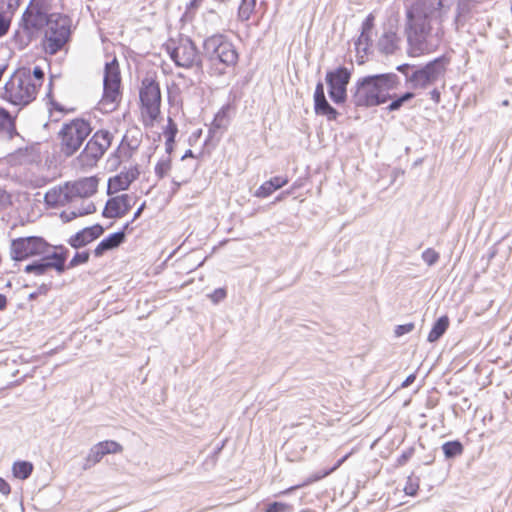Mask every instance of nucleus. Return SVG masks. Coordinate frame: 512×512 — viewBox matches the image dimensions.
I'll return each mask as SVG.
<instances>
[{"label":"nucleus","mask_w":512,"mask_h":512,"mask_svg":"<svg viewBox=\"0 0 512 512\" xmlns=\"http://www.w3.org/2000/svg\"><path fill=\"white\" fill-rule=\"evenodd\" d=\"M256 6V0H241L238 17L241 21H248L253 14Z\"/></svg>","instance_id":"obj_31"},{"label":"nucleus","mask_w":512,"mask_h":512,"mask_svg":"<svg viewBox=\"0 0 512 512\" xmlns=\"http://www.w3.org/2000/svg\"><path fill=\"white\" fill-rule=\"evenodd\" d=\"M351 72L345 67H338L326 74V82L329 88V96L336 104H342L347 98V85L350 81Z\"/></svg>","instance_id":"obj_13"},{"label":"nucleus","mask_w":512,"mask_h":512,"mask_svg":"<svg viewBox=\"0 0 512 512\" xmlns=\"http://www.w3.org/2000/svg\"><path fill=\"white\" fill-rule=\"evenodd\" d=\"M61 189L60 206L77 203L69 182L61 186Z\"/></svg>","instance_id":"obj_35"},{"label":"nucleus","mask_w":512,"mask_h":512,"mask_svg":"<svg viewBox=\"0 0 512 512\" xmlns=\"http://www.w3.org/2000/svg\"><path fill=\"white\" fill-rule=\"evenodd\" d=\"M66 254L53 251L49 256H42L40 262L26 265L24 271L35 275H44L50 270L55 269L61 273L65 269Z\"/></svg>","instance_id":"obj_15"},{"label":"nucleus","mask_w":512,"mask_h":512,"mask_svg":"<svg viewBox=\"0 0 512 512\" xmlns=\"http://www.w3.org/2000/svg\"><path fill=\"white\" fill-rule=\"evenodd\" d=\"M53 15V13H50L48 0H30L20 23L23 30L17 31L14 35V41L19 48L27 47L31 43L35 32H38L44 26L50 25V19Z\"/></svg>","instance_id":"obj_3"},{"label":"nucleus","mask_w":512,"mask_h":512,"mask_svg":"<svg viewBox=\"0 0 512 512\" xmlns=\"http://www.w3.org/2000/svg\"><path fill=\"white\" fill-rule=\"evenodd\" d=\"M76 202L78 199H88L97 191L98 180L96 177H86L70 183Z\"/></svg>","instance_id":"obj_21"},{"label":"nucleus","mask_w":512,"mask_h":512,"mask_svg":"<svg viewBox=\"0 0 512 512\" xmlns=\"http://www.w3.org/2000/svg\"><path fill=\"white\" fill-rule=\"evenodd\" d=\"M61 186L53 187L45 194V202L52 207L60 206Z\"/></svg>","instance_id":"obj_34"},{"label":"nucleus","mask_w":512,"mask_h":512,"mask_svg":"<svg viewBox=\"0 0 512 512\" xmlns=\"http://www.w3.org/2000/svg\"><path fill=\"white\" fill-rule=\"evenodd\" d=\"M419 490V482L416 479L409 477L404 486L406 495L415 496Z\"/></svg>","instance_id":"obj_42"},{"label":"nucleus","mask_w":512,"mask_h":512,"mask_svg":"<svg viewBox=\"0 0 512 512\" xmlns=\"http://www.w3.org/2000/svg\"><path fill=\"white\" fill-rule=\"evenodd\" d=\"M173 182L177 185V187H179L181 185V182H177L175 180Z\"/></svg>","instance_id":"obj_57"},{"label":"nucleus","mask_w":512,"mask_h":512,"mask_svg":"<svg viewBox=\"0 0 512 512\" xmlns=\"http://www.w3.org/2000/svg\"><path fill=\"white\" fill-rule=\"evenodd\" d=\"M171 170V159L169 155L163 156L155 165V174L162 179L169 174Z\"/></svg>","instance_id":"obj_33"},{"label":"nucleus","mask_w":512,"mask_h":512,"mask_svg":"<svg viewBox=\"0 0 512 512\" xmlns=\"http://www.w3.org/2000/svg\"><path fill=\"white\" fill-rule=\"evenodd\" d=\"M7 307V297L4 294H0V311H3Z\"/></svg>","instance_id":"obj_52"},{"label":"nucleus","mask_w":512,"mask_h":512,"mask_svg":"<svg viewBox=\"0 0 512 512\" xmlns=\"http://www.w3.org/2000/svg\"><path fill=\"white\" fill-rule=\"evenodd\" d=\"M139 176V171L136 167L129 168L122 171L108 180V194H114L119 191L128 189L130 184L135 181Z\"/></svg>","instance_id":"obj_19"},{"label":"nucleus","mask_w":512,"mask_h":512,"mask_svg":"<svg viewBox=\"0 0 512 512\" xmlns=\"http://www.w3.org/2000/svg\"><path fill=\"white\" fill-rule=\"evenodd\" d=\"M168 52L179 67L191 68L201 64V58L195 44L189 38H181L173 46H168Z\"/></svg>","instance_id":"obj_11"},{"label":"nucleus","mask_w":512,"mask_h":512,"mask_svg":"<svg viewBox=\"0 0 512 512\" xmlns=\"http://www.w3.org/2000/svg\"><path fill=\"white\" fill-rule=\"evenodd\" d=\"M20 1L21 0H0V10L13 16L20 5Z\"/></svg>","instance_id":"obj_38"},{"label":"nucleus","mask_w":512,"mask_h":512,"mask_svg":"<svg viewBox=\"0 0 512 512\" xmlns=\"http://www.w3.org/2000/svg\"><path fill=\"white\" fill-rule=\"evenodd\" d=\"M13 16L0 10V38L7 34L10 29Z\"/></svg>","instance_id":"obj_37"},{"label":"nucleus","mask_w":512,"mask_h":512,"mask_svg":"<svg viewBox=\"0 0 512 512\" xmlns=\"http://www.w3.org/2000/svg\"><path fill=\"white\" fill-rule=\"evenodd\" d=\"M12 471L16 478L24 480L31 475L33 471V465L27 461H18L14 463Z\"/></svg>","instance_id":"obj_30"},{"label":"nucleus","mask_w":512,"mask_h":512,"mask_svg":"<svg viewBox=\"0 0 512 512\" xmlns=\"http://www.w3.org/2000/svg\"><path fill=\"white\" fill-rule=\"evenodd\" d=\"M288 183V178L283 176H275L264 182L256 191L255 196L265 198L271 195L275 190L283 187Z\"/></svg>","instance_id":"obj_24"},{"label":"nucleus","mask_w":512,"mask_h":512,"mask_svg":"<svg viewBox=\"0 0 512 512\" xmlns=\"http://www.w3.org/2000/svg\"><path fill=\"white\" fill-rule=\"evenodd\" d=\"M144 208H145V203H143V204H142V205L137 209V211L134 213V217H133V219H137V218L141 215V213L143 212Z\"/></svg>","instance_id":"obj_54"},{"label":"nucleus","mask_w":512,"mask_h":512,"mask_svg":"<svg viewBox=\"0 0 512 512\" xmlns=\"http://www.w3.org/2000/svg\"><path fill=\"white\" fill-rule=\"evenodd\" d=\"M177 133V127L176 125L172 122L171 119H169V122H168V126L166 128V130L164 131V136L165 138L170 141V142H174V139H175V135Z\"/></svg>","instance_id":"obj_45"},{"label":"nucleus","mask_w":512,"mask_h":512,"mask_svg":"<svg viewBox=\"0 0 512 512\" xmlns=\"http://www.w3.org/2000/svg\"><path fill=\"white\" fill-rule=\"evenodd\" d=\"M413 329H414V324L413 323H407V324H403V325H398L395 328V335L397 337H400V336H402L404 334H407V333L411 332Z\"/></svg>","instance_id":"obj_46"},{"label":"nucleus","mask_w":512,"mask_h":512,"mask_svg":"<svg viewBox=\"0 0 512 512\" xmlns=\"http://www.w3.org/2000/svg\"><path fill=\"white\" fill-rule=\"evenodd\" d=\"M451 4L447 0H418L406 9L405 33L411 56L430 53L440 45Z\"/></svg>","instance_id":"obj_1"},{"label":"nucleus","mask_w":512,"mask_h":512,"mask_svg":"<svg viewBox=\"0 0 512 512\" xmlns=\"http://www.w3.org/2000/svg\"><path fill=\"white\" fill-rule=\"evenodd\" d=\"M121 76L119 65L116 59L107 62L104 70L103 96L98 103V109L104 113L112 112L116 109L120 99Z\"/></svg>","instance_id":"obj_6"},{"label":"nucleus","mask_w":512,"mask_h":512,"mask_svg":"<svg viewBox=\"0 0 512 512\" xmlns=\"http://www.w3.org/2000/svg\"><path fill=\"white\" fill-rule=\"evenodd\" d=\"M314 110L317 115L325 116L327 120H336L339 113L327 101L324 85L318 82L314 92Z\"/></svg>","instance_id":"obj_18"},{"label":"nucleus","mask_w":512,"mask_h":512,"mask_svg":"<svg viewBox=\"0 0 512 512\" xmlns=\"http://www.w3.org/2000/svg\"><path fill=\"white\" fill-rule=\"evenodd\" d=\"M29 76L31 82L35 84V88L38 90L42 86L44 80V71L40 67L36 66L32 71L29 69Z\"/></svg>","instance_id":"obj_36"},{"label":"nucleus","mask_w":512,"mask_h":512,"mask_svg":"<svg viewBox=\"0 0 512 512\" xmlns=\"http://www.w3.org/2000/svg\"><path fill=\"white\" fill-rule=\"evenodd\" d=\"M353 454V452H349L347 453L346 455H344L342 458H340L334 466H332L331 468L329 469H326V470H323L321 472H316V473H313L312 475H310L304 482H302L301 484H298V485H295V486H291L283 491L280 492L281 495H286V494H289L293 491H295L296 489H299L301 487H304V486H308L310 484H313L315 482H318L324 478H326L327 476H329L330 474H332L333 472H335L351 455Z\"/></svg>","instance_id":"obj_20"},{"label":"nucleus","mask_w":512,"mask_h":512,"mask_svg":"<svg viewBox=\"0 0 512 512\" xmlns=\"http://www.w3.org/2000/svg\"><path fill=\"white\" fill-rule=\"evenodd\" d=\"M140 100L145 113L151 120H155L160 113L161 93L158 84L146 78L140 89Z\"/></svg>","instance_id":"obj_14"},{"label":"nucleus","mask_w":512,"mask_h":512,"mask_svg":"<svg viewBox=\"0 0 512 512\" xmlns=\"http://www.w3.org/2000/svg\"><path fill=\"white\" fill-rule=\"evenodd\" d=\"M89 259V253L86 251L77 252L75 256L71 259L69 263V267H75L79 264L86 263Z\"/></svg>","instance_id":"obj_44"},{"label":"nucleus","mask_w":512,"mask_h":512,"mask_svg":"<svg viewBox=\"0 0 512 512\" xmlns=\"http://www.w3.org/2000/svg\"><path fill=\"white\" fill-rule=\"evenodd\" d=\"M292 510L293 507L290 504L283 502H272L264 509L265 512H291Z\"/></svg>","instance_id":"obj_39"},{"label":"nucleus","mask_w":512,"mask_h":512,"mask_svg":"<svg viewBox=\"0 0 512 512\" xmlns=\"http://www.w3.org/2000/svg\"><path fill=\"white\" fill-rule=\"evenodd\" d=\"M15 131V125L11 115L3 108H0V134L11 138Z\"/></svg>","instance_id":"obj_28"},{"label":"nucleus","mask_w":512,"mask_h":512,"mask_svg":"<svg viewBox=\"0 0 512 512\" xmlns=\"http://www.w3.org/2000/svg\"><path fill=\"white\" fill-rule=\"evenodd\" d=\"M70 21L66 16L53 15L47 26L44 39V49L51 55L60 51L69 39Z\"/></svg>","instance_id":"obj_8"},{"label":"nucleus","mask_w":512,"mask_h":512,"mask_svg":"<svg viewBox=\"0 0 512 512\" xmlns=\"http://www.w3.org/2000/svg\"><path fill=\"white\" fill-rule=\"evenodd\" d=\"M416 379V375L415 374H410L402 383V387L403 388H406L408 386H410Z\"/></svg>","instance_id":"obj_50"},{"label":"nucleus","mask_w":512,"mask_h":512,"mask_svg":"<svg viewBox=\"0 0 512 512\" xmlns=\"http://www.w3.org/2000/svg\"><path fill=\"white\" fill-rule=\"evenodd\" d=\"M406 68H408V65H402V66H399V67H398V70H399V71H401V72H403V71H404V69H406Z\"/></svg>","instance_id":"obj_55"},{"label":"nucleus","mask_w":512,"mask_h":512,"mask_svg":"<svg viewBox=\"0 0 512 512\" xmlns=\"http://www.w3.org/2000/svg\"><path fill=\"white\" fill-rule=\"evenodd\" d=\"M226 290H215L210 297L214 302H218L219 300L225 298Z\"/></svg>","instance_id":"obj_48"},{"label":"nucleus","mask_w":512,"mask_h":512,"mask_svg":"<svg viewBox=\"0 0 512 512\" xmlns=\"http://www.w3.org/2000/svg\"><path fill=\"white\" fill-rule=\"evenodd\" d=\"M503 105L507 106L508 105V100L503 101Z\"/></svg>","instance_id":"obj_59"},{"label":"nucleus","mask_w":512,"mask_h":512,"mask_svg":"<svg viewBox=\"0 0 512 512\" xmlns=\"http://www.w3.org/2000/svg\"><path fill=\"white\" fill-rule=\"evenodd\" d=\"M123 232H116L109 237L103 239L95 248L94 253L96 256H101L105 251L119 246L124 240Z\"/></svg>","instance_id":"obj_25"},{"label":"nucleus","mask_w":512,"mask_h":512,"mask_svg":"<svg viewBox=\"0 0 512 512\" xmlns=\"http://www.w3.org/2000/svg\"><path fill=\"white\" fill-rule=\"evenodd\" d=\"M430 98L435 102V103H439L440 102V99H441V96H440V91L437 90V89H434L430 92Z\"/></svg>","instance_id":"obj_51"},{"label":"nucleus","mask_w":512,"mask_h":512,"mask_svg":"<svg viewBox=\"0 0 512 512\" xmlns=\"http://www.w3.org/2000/svg\"><path fill=\"white\" fill-rule=\"evenodd\" d=\"M399 84L398 76L393 73L369 75L359 79L352 95L356 106H377L386 103L392 96L390 92Z\"/></svg>","instance_id":"obj_2"},{"label":"nucleus","mask_w":512,"mask_h":512,"mask_svg":"<svg viewBox=\"0 0 512 512\" xmlns=\"http://www.w3.org/2000/svg\"><path fill=\"white\" fill-rule=\"evenodd\" d=\"M11 203V197L10 195L0 188V208H4L8 206Z\"/></svg>","instance_id":"obj_47"},{"label":"nucleus","mask_w":512,"mask_h":512,"mask_svg":"<svg viewBox=\"0 0 512 512\" xmlns=\"http://www.w3.org/2000/svg\"><path fill=\"white\" fill-rule=\"evenodd\" d=\"M204 50L211 60L231 66L238 61V53L234 45L223 35H213L204 42Z\"/></svg>","instance_id":"obj_10"},{"label":"nucleus","mask_w":512,"mask_h":512,"mask_svg":"<svg viewBox=\"0 0 512 512\" xmlns=\"http://www.w3.org/2000/svg\"><path fill=\"white\" fill-rule=\"evenodd\" d=\"M219 118H220V113H218V114L216 115L215 121L219 120Z\"/></svg>","instance_id":"obj_58"},{"label":"nucleus","mask_w":512,"mask_h":512,"mask_svg":"<svg viewBox=\"0 0 512 512\" xmlns=\"http://www.w3.org/2000/svg\"><path fill=\"white\" fill-rule=\"evenodd\" d=\"M450 324L448 316L444 315L440 317L433 325L430 330L427 340L429 342H436L448 329Z\"/></svg>","instance_id":"obj_27"},{"label":"nucleus","mask_w":512,"mask_h":512,"mask_svg":"<svg viewBox=\"0 0 512 512\" xmlns=\"http://www.w3.org/2000/svg\"><path fill=\"white\" fill-rule=\"evenodd\" d=\"M103 233L100 225L84 228L69 239V244L74 248L83 247L97 239Z\"/></svg>","instance_id":"obj_22"},{"label":"nucleus","mask_w":512,"mask_h":512,"mask_svg":"<svg viewBox=\"0 0 512 512\" xmlns=\"http://www.w3.org/2000/svg\"><path fill=\"white\" fill-rule=\"evenodd\" d=\"M131 197L128 194H122L109 199L103 211L107 218H120L124 216L132 207Z\"/></svg>","instance_id":"obj_17"},{"label":"nucleus","mask_w":512,"mask_h":512,"mask_svg":"<svg viewBox=\"0 0 512 512\" xmlns=\"http://www.w3.org/2000/svg\"><path fill=\"white\" fill-rule=\"evenodd\" d=\"M173 144H174V142H170V141H168V140L166 139V141H165V147H166V152H167V154H170V152L172 151V149H173Z\"/></svg>","instance_id":"obj_53"},{"label":"nucleus","mask_w":512,"mask_h":512,"mask_svg":"<svg viewBox=\"0 0 512 512\" xmlns=\"http://www.w3.org/2000/svg\"><path fill=\"white\" fill-rule=\"evenodd\" d=\"M470 8V0H458L457 5V14L455 17V22L458 24L461 21L462 16L468 12Z\"/></svg>","instance_id":"obj_43"},{"label":"nucleus","mask_w":512,"mask_h":512,"mask_svg":"<svg viewBox=\"0 0 512 512\" xmlns=\"http://www.w3.org/2000/svg\"><path fill=\"white\" fill-rule=\"evenodd\" d=\"M10 491V485L4 479L0 478V492L4 495H8Z\"/></svg>","instance_id":"obj_49"},{"label":"nucleus","mask_w":512,"mask_h":512,"mask_svg":"<svg viewBox=\"0 0 512 512\" xmlns=\"http://www.w3.org/2000/svg\"><path fill=\"white\" fill-rule=\"evenodd\" d=\"M92 131L91 125L84 119H73L63 124L59 131L61 152L72 156L79 150Z\"/></svg>","instance_id":"obj_5"},{"label":"nucleus","mask_w":512,"mask_h":512,"mask_svg":"<svg viewBox=\"0 0 512 512\" xmlns=\"http://www.w3.org/2000/svg\"><path fill=\"white\" fill-rule=\"evenodd\" d=\"M422 259L428 266H432L439 260V253L432 248H428L422 253Z\"/></svg>","instance_id":"obj_41"},{"label":"nucleus","mask_w":512,"mask_h":512,"mask_svg":"<svg viewBox=\"0 0 512 512\" xmlns=\"http://www.w3.org/2000/svg\"><path fill=\"white\" fill-rule=\"evenodd\" d=\"M113 134L105 129L96 131L77 157L82 168H92L111 146Z\"/></svg>","instance_id":"obj_7"},{"label":"nucleus","mask_w":512,"mask_h":512,"mask_svg":"<svg viewBox=\"0 0 512 512\" xmlns=\"http://www.w3.org/2000/svg\"><path fill=\"white\" fill-rule=\"evenodd\" d=\"M371 30H372V17L369 16L363 23L361 35L359 36V38L356 42L357 50H363V51L367 50L368 43L370 41Z\"/></svg>","instance_id":"obj_29"},{"label":"nucleus","mask_w":512,"mask_h":512,"mask_svg":"<svg viewBox=\"0 0 512 512\" xmlns=\"http://www.w3.org/2000/svg\"><path fill=\"white\" fill-rule=\"evenodd\" d=\"M446 66L447 62L444 58H437L414 71L408 80L415 88H425L444 76Z\"/></svg>","instance_id":"obj_12"},{"label":"nucleus","mask_w":512,"mask_h":512,"mask_svg":"<svg viewBox=\"0 0 512 512\" xmlns=\"http://www.w3.org/2000/svg\"><path fill=\"white\" fill-rule=\"evenodd\" d=\"M398 43L399 38L397 34L393 31H386L380 37L378 47L383 53L391 54L397 49Z\"/></svg>","instance_id":"obj_26"},{"label":"nucleus","mask_w":512,"mask_h":512,"mask_svg":"<svg viewBox=\"0 0 512 512\" xmlns=\"http://www.w3.org/2000/svg\"><path fill=\"white\" fill-rule=\"evenodd\" d=\"M414 97V94L411 93V92H407L405 93L404 95H402L401 97L393 100L389 106H388V110L389 111H395V110H398L405 102L411 100L412 98Z\"/></svg>","instance_id":"obj_40"},{"label":"nucleus","mask_w":512,"mask_h":512,"mask_svg":"<svg viewBox=\"0 0 512 512\" xmlns=\"http://www.w3.org/2000/svg\"><path fill=\"white\" fill-rule=\"evenodd\" d=\"M29 77L27 68L16 71L5 85L4 97L14 105H27L32 102L38 90Z\"/></svg>","instance_id":"obj_4"},{"label":"nucleus","mask_w":512,"mask_h":512,"mask_svg":"<svg viewBox=\"0 0 512 512\" xmlns=\"http://www.w3.org/2000/svg\"><path fill=\"white\" fill-rule=\"evenodd\" d=\"M190 155H192L191 150H188V151L186 152V154L183 156V159H184L185 157H187V156H190Z\"/></svg>","instance_id":"obj_56"},{"label":"nucleus","mask_w":512,"mask_h":512,"mask_svg":"<svg viewBox=\"0 0 512 512\" xmlns=\"http://www.w3.org/2000/svg\"><path fill=\"white\" fill-rule=\"evenodd\" d=\"M123 451V447L120 443L114 440H105L95 444L89 451L86 459L84 468L88 469L99 463L104 456L108 454H118Z\"/></svg>","instance_id":"obj_16"},{"label":"nucleus","mask_w":512,"mask_h":512,"mask_svg":"<svg viewBox=\"0 0 512 512\" xmlns=\"http://www.w3.org/2000/svg\"><path fill=\"white\" fill-rule=\"evenodd\" d=\"M442 450L447 458H452L463 453V445L459 441H449L443 444Z\"/></svg>","instance_id":"obj_32"},{"label":"nucleus","mask_w":512,"mask_h":512,"mask_svg":"<svg viewBox=\"0 0 512 512\" xmlns=\"http://www.w3.org/2000/svg\"><path fill=\"white\" fill-rule=\"evenodd\" d=\"M80 203L79 207H72L69 210L63 211L61 213V218L64 222H69L79 216H84L88 214H92L95 212L96 208L92 201L89 199H78Z\"/></svg>","instance_id":"obj_23"},{"label":"nucleus","mask_w":512,"mask_h":512,"mask_svg":"<svg viewBox=\"0 0 512 512\" xmlns=\"http://www.w3.org/2000/svg\"><path fill=\"white\" fill-rule=\"evenodd\" d=\"M51 246L41 237H21L12 240L10 255L13 260L21 261L29 257L49 256Z\"/></svg>","instance_id":"obj_9"}]
</instances>
